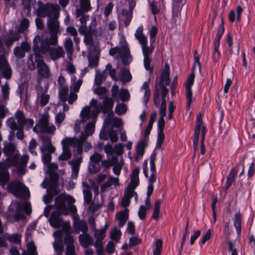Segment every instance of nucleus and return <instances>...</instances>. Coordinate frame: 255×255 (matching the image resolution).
Returning <instances> with one entry per match:
<instances>
[{"instance_id":"f257e3e1","label":"nucleus","mask_w":255,"mask_h":255,"mask_svg":"<svg viewBox=\"0 0 255 255\" xmlns=\"http://www.w3.org/2000/svg\"><path fill=\"white\" fill-rule=\"evenodd\" d=\"M3 152L8 156L5 161L0 163V184L3 187L10 178V174L7 170L8 167L17 166V173L20 175L24 174L28 156L27 155H23L19 159V153L15 145L7 141L4 143Z\"/></svg>"},{"instance_id":"f03ea898","label":"nucleus","mask_w":255,"mask_h":255,"mask_svg":"<svg viewBox=\"0 0 255 255\" xmlns=\"http://www.w3.org/2000/svg\"><path fill=\"white\" fill-rule=\"evenodd\" d=\"M95 130V123L91 122L85 126L84 130L82 132L79 138L75 137H65L61 141L62 152L58 156V159L60 165H65L64 161L70 159L72 156L71 147H76L77 152L81 154L83 152V146L85 151L89 150L91 145L90 142L86 141L88 137L92 135Z\"/></svg>"},{"instance_id":"7ed1b4c3","label":"nucleus","mask_w":255,"mask_h":255,"mask_svg":"<svg viewBox=\"0 0 255 255\" xmlns=\"http://www.w3.org/2000/svg\"><path fill=\"white\" fill-rule=\"evenodd\" d=\"M52 32H50V36L49 37L41 38L38 35L35 36L33 39V51L38 53L46 54L48 52L50 58L55 61L65 55V51L62 46L50 47V45H56L58 43L57 33L59 32L57 29V23L55 22L53 24Z\"/></svg>"},{"instance_id":"20e7f679","label":"nucleus","mask_w":255,"mask_h":255,"mask_svg":"<svg viewBox=\"0 0 255 255\" xmlns=\"http://www.w3.org/2000/svg\"><path fill=\"white\" fill-rule=\"evenodd\" d=\"M143 28L142 25H140L135 30L134 34L135 38L138 41L141 45L142 54L143 55V64L145 69L149 71L150 74L153 71V67L151 65L152 54L154 46L153 43L155 41V37L157 33V28L156 26L151 27L150 30V44L148 45L147 37L143 33Z\"/></svg>"},{"instance_id":"39448f33","label":"nucleus","mask_w":255,"mask_h":255,"mask_svg":"<svg viewBox=\"0 0 255 255\" xmlns=\"http://www.w3.org/2000/svg\"><path fill=\"white\" fill-rule=\"evenodd\" d=\"M103 105L98 104L97 101L93 99L89 103V106L85 107L81 112L82 116L85 115L86 118H92L93 122L95 123L96 118L98 113L102 111L108 115L113 113L112 109L114 106V101L109 97L103 98Z\"/></svg>"},{"instance_id":"423d86ee","label":"nucleus","mask_w":255,"mask_h":255,"mask_svg":"<svg viewBox=\"0 0 255 255\" xmlns=\"http://www.w3.org/2000/svg\"><path fill=\"white\" fill-rule=\"evenodd\" d=\"M38 7L36 13L38 16L47 17V26L50 32H52L53 24L55 22L57 23V29L59 30V23L57 20L59 12V7L57 4L47 2L45 4L40 1H38Z\"/></svg>"},{"instance_id":"0eeeda50","label":"nucleus","mask_w":255,"mask_h":255,"mask_svg":"<svg viewBox=\"0 0 255 255\" xmlns=\"http://www.w3.org/2000/svg\"><path fill=\"white\" fill-rule=\"evenodd\" d=\"M75 201V200L72 196L61 194L56 197L55 206L60 213L66 215L69 210L73 212L76 211V207L73 205Z\"/></svg>"},{"instance_id":"6e6552de","label":"nucleus","mask_w":255,"mask_h":255,"mask_svg":"<svg viewBox=\"0 0 255 255\" xmlns=\"http://www.w3.org/2000/svg\"><path fill=\"white\" fill-rule=\"evenodd\" d=\"M166 104L165 100H162L160 107V118L158 121L157 125V137L156 141V147L159 148L162 144L164 139V134L163 132L164 128V118L166 114Z\"/></svg>"},{"instance_id":"1a4fd4ad","label":"nucleus","mask_w":255,"mask_h":255,"mask_svg":"<svg viewBox=\"0 0 255 255\" xmlns=\"http://www.w3.org/2000/svg\"><path fill=\"white\" fill-rule=\"evenodd\" d=\"M194 64L193 67V71L194 68L197 65L199 67V69H201L200 63L199 62V55L196 51H195L194 54ZM195 78V74L194 71L187 78L186 84V98H187V108L189 109L192 101V92L191 91V86L193 84Z\"/></svg>"},{"instance_id":"9d476101","label":"nucleus","mask_w":255,"mask_h":255,"mask_svg":"<svg viewBox=\"0 0 255 255\" xmlns=\"http://www.w3.org/2000/svg\"><path fill=\"white\" fill-rule=\"evenodd\" d=\"M109 54L111 56H114L118 54V56L122 58L124 63L128 62L129 60H131L129 49L124 38L120 40V46L112 48L109 50Z\"/></svg>"},{"instance_id":"9b49d317","label":"nucleus","mask_w":255,"mask_h":255,"mask_svg":"<svg viewBox=\"0 0 255 255\" xmlns=\"http://www.w3.org/2000/svg\"><path fill=\"white\" fill-rule=\"evenodd\" d=\"M6 189L16 197H26L29 195L28 188L22 183L17 180L9 182Z\"/></svg>"},{"instance_id":"f8f14e48","label":"nucleus","mask_w":255,"mask_h":255,"mask_svg":"<svg viewBox=\"0 0 255 255\" xmlns=\"http://www.w3.org/2000/svg\"><path fill=\"white\" fill-rule=\"evenodd\" d=\"M34 54L38 75L42 78H48L50 75V71L48 66L44 62L43 57L37 51L34 52Z\"/></svg>"},{"instance_id":"ddd939ff","label":"nucleus","mask_w":255,"mask_h":255,"mask_svg":"<svg viewBox=\"0 0 255 255\" xmlns=\"http://www.w3.org/2000/svg\"><path fill=\"white\" fill-rule=\"evenodd\" d=\"M105 152L106 153L108 159L102 161V165L106 168H109L113 164H116L118 158L116 155H114V149L112 144L108 143L104 147Z\"/></svg>"},{"instance_id":"4468645a","label":"nucleus","mask_w":255,"mask_h":255,"mask_svg":"<svg viewBox=\"0 0 255 255\" xmlns=\"http://www.w3.org/2000/svg\"><path fill=\"white\" fill-rule=\"evenodd\" d=\"M71 89L73 91H71L68 96V86L58 88L59 98L61 101L65 102L67 100L69 104H72L77 100L78 97L77 92H75L71 88Z\"/></svg>"},{"instance_id":"2eb2a0df","label":"nucleus","mask_w":255,"mask_h":255,"mask_svg":"<svg viewBox=\"0 0 255 255\" xmlns=\"http://www.w3.org/2000/svg\"><path fill=\"white\" fill-rule=\"evenodd\" d=\"M93 235L96 239L94 246L96 249L97 254L100 255L103 252V240L105 238V233L101 229H97L94 231Z\"/></svg>"},{"instance_id":"dca6fc26","label":"nucleus","mask_w":255,"mask_h":255,"mask_svg":"<svg viewBox=\"0 0 255 255\" xmlns=\"http://www.w3.org/2000/svg\"><path fill=\"white\" fill-rule=\"evenodd\" d=\"M48 118L47 115H44L40 121L39 128L41 132L52 133L56 129V128L53 124L49 123Z\"/></svg>"},{"instance_id":"f3484780","label":"nucleus","mask_w":255,"mask_h":255,"mask_svg":"<svg viewBox=\"0 0 255 255\" xmlns=\"http://www.w3.org/2000/svg\"><path fill=\"white\" fill-rule=\"evenodd\" d=\"M99 136L101 139L104 140H108L110 138L112 142H115L118 139L117 133L116 130L112 128L104 126H103V129L101 130Z\"/></svg>"},{"instance_id":"a211bd4d","label":"nucleus","mask_w":255,"mask_h":255,"mask_svg":"<svg viewBox=\"0 0 255 255\" xmlns=\"http://www.w3.org/2000/svg\"><path fill=\"white\" fill-rule=\"evenodd\" d=\"M202 126H203L202 120V116L200 114H199L198 115H197L196 118L194 136L193 138V143L195 151L197 150L198 148L199 137L200 133V130L202 129Z\"/></svg>"},{"instance_id":"6ab92c4d","label":"nucleus","mask_w":255,"mask_h":255,"mask_svg":"<svg viewBox=\"0 0 255 255\" xmlns=\"http://www.w3.org/2000/svg\"><path fill=\"white\" fill-rule=\"evenodd\" d=\"M88 71V70L87 68L82 69L81 71L80 77L78 80H77V78L75 75L71 76L70 88L73 89L75 92H79L83 82V77L86 74Z\"/></svg>"},{"instance_id":"aec40b11","label":"nucleus","mask_w":255,"mask_h":255,"mask_svg":"<svg viewBox=\"0 0 255 255\" xmlns=\"http://www.w3.org/2000/svg\"><path fill=\"white\" fill-rule=\"evenodd\" d=\"M15 117L19 126L25 127L26 129H30L34 124V121L30 119H26L22 112L17 111L15 113Z\"/></svg>"},{"instance_id":"412c9836","label":"nucleus","mask_w":255,"mask_h":255,"mask_svg":"<svg viewBox=\"0 0 255 255\" xmlns=\"http://www.w3.org/2000/svg\"><path fill=\"white\" fill-rule=\"evenodd\" d=\"M128 2L129 9H123L122 12L123 16L125 17V24L128 26L132 17V10L136 5L135 0H127Z\"/></svg>"},{"instance_id":"4be33fe9","label":"nucleus","mask_w":255,"mask_h":255,"mask_svg":"<svg viewBox=\"0 0 255 255\" xmlns=\"http://www.w3.org/2000/svg\"><path fill=\"white\" fill-rule=\"evenodd\" d=\"M134 197L135 200L137 199V194L136 192L129 188H126L124 195L122 198L121 205L124 208H127L130 204V199Z\"/></svg>"},{"instance_id":"5701e85b","label":"nucleus","mask_w":255,"mask_h":255,"mask_svg":"<svg viewBox=\"0 0 255 255\" xmlns=\"http://www.w3.org/2000/svg\"><path fill=\"white\" fill-rule=\"evenodd\" d=\"M120 179L119 177H114L111 175L108 176V179L101 186V191L105 192L107 189L114 186L115 187L120 186Z\"/></svg>"},{"instance_id":"b1692460","label":"nucleus","mask_w":255,"mask_h":255,"mask_svg":"<svg viewBox=\"0 0 255 255\" xmlns=\"http://www.w3.org/2000/svg\"><path fill=\"white\" fill-rule=\"evenodd\" d=\"M122 125L121 119L114 117L113 113L108 115V117L105 120L103 126L112 128H119Z\"/></svg>"},{"instance_id":"393cba45","label":"nucleus","mask_w":255,"mask_h":255,"mask_svg":"<svg viewBox=\"0 0 255 255\" xmlns=\"http://www.w3.org/2000/svg\"><path fill=\"white\" fill-rule=\"evenodd\" d=\"M80 4L77 6L76 15L79 17L83 15L85 12L91 10L90 0H79Z\"/></svg>"},{"instance_id":"a878e982","label":"nucleus","mask_w":255,"mask_h":255,"mask_svg":"<svg viewBox=\"0 0 255 255\" xmlns=\"http://www.w3.org/2000/svg\"><path fill=\"white\" fill-rule=\"evenodd\" d=\"M40 151L42 153V160L44 164L49 163L51 160V154L55 151L54 146L41 147Z\"/></svg>"},{"instance_id":"bb28decb","label":"nucleus","mask_w":255,"mask_h":255,"mask_svg":"<svg viewBox=\"0 0 255 255\" xmlns=\"http://www.w3.org/2000/svg\"><path fill=\"white\" fill-rule=\"evenodd\" d=\"M78 240L80 245L84 248L94 245L95 243L93 237L87 233L80 234L78 237Z\"/></svg>"},{"instance_id":"cd10ccee","label":"nucleus","mask_w":255,"mask_h":255,"mask_svg":"<svg viewBox=\"0 0 255 255\" xmlns=\"http://www.w3.org/2000/svg\"><path fill=\"white\" fill-rule=\"evenodd\" d=\"M74 229L76 233H79L80 232L82 234L87 233L88 227L86 222L83 220H80L79 218H74Z\"/></svg>"},{"instance_id":"c85d7f7f","label":"nucleus","mask_w":255,"mask_h":255,"mask_svg":"<svg viewBox=\"0 0 255 255\" xmlns=\"http://www.w3.org/2000/svg\"><path fill=\"white\" fill-rule=\"evenodd\" d=\"M59 212H52L49 219L50 225L54 228H59L63 225V221L60 218Z\"/></svg>"},{"instance_id":"c756f323","label":"nucleus","mask_w":255,"mask_h":255,"mask_svg":"<svg viewBox=\"0 0 255 255\" xmlns=\"http://www.w3.org/2000/svg\"><path fill=\"white\" fill-rule=\"evenodd\" d=\"M147 143V140L143 139L140 140L137 143L136 147V156L135 159L136 161H138L140 160L144 152V148Z\"/></svg>"},{"instance_id":"7c9ffc66","label":"nucleus","mask_w":255,"mask_h":255,"mask_svg":"<svg viewBox=\"0 0 255 255\" xmlns=\"http://www.w3.org/2000/svg\"><path fill=\"white\" fill-rule=\"evenodd\" d=\"M139 170L138 168H135L132 170L130 178V182L128 185L127 188H129L134 191V189L137 186L139 183Z\"/></svg>"},{"instance_id":"2f4dec72","label":"nucleus","mask_w":255,"mask_h":255,"mask_svg":"<svg viewBox=\"0 0 255 255\" xmlns=\"http://www.w3.org/2000/svg\"><path fill=\"white\" fill-rule=\"evenodd\" d=\"M83 193L85 204H90L92 201V195L90 191V187L85 182H82Z\"/></svg>"},{"instance_id":"473e14b6","label":"nucleus","mask_w":255,"mask_h":255,"mask_svg":"<svg viewBox=\"0 0 255 255\" xmlns=\"http://www.w3.org/2000/svg\"><path fill=\"white\" fill-rule=\"evenodd\" d=\"M140 91L144 92L143 100L144 104L146 105L149 101L151 95L150 89V79H148L147 81L143 83V85L140 87Z\"/></svg>"},{"instance_id":"72a5a7b5","label":"nucleus","mask_w":255,"mask_h":255,"mask_svg":"<svg viewBox=\"0 0 255 255\" xmlns=\"http://www.w3.org/2000/svg\"><path fill=\"white\" fill-rule=\"evenodd\" d=\"M82 161V157H80L76 159L69 161V164L72 166L71 177L73 178H76L79 171L80 163Z\"/></svg>"},{"instance_id":"f704fd0d","label":"nucleus","mask_w":255,"mask_h":255,"mask_svg":"<svg viewBox=\"0 0 255 255\" xmlns=\"http://www.w3.org/2000/svg\"><path fill=\"white\" fill-rule=\"evenodd\" d=\"M63 45L65 50L67 52V57L70 61L72 60V54L74 51L73 43L71 38L67 37L66 38Z\"/></svg>"},{"instance_id":"c9c22d12","label":"nucleus","mask_w":255,"mask_h":255,"mask_svg":"<svg viewBox=\"0 0 255 255\" xmlns=\"http://www.w3.org/2000/svg\"><path fill=\"white\" fill-rule=\"evenodd\" d=\"M117 219L120 227L124 226L128 218V210L126 208L124 211L117 214Z\"/></svg>"},{"instance_id":"e433bc0d","label":"nucleus","mask_w":255,"mask_h":255,"mask_svg":"<svg viewBox=\"0 0 255 255\" xmlns=\"http://www.w3.org/2000/svg\"><path fill=\"white\" fill-rule=\"evenodd\" d=\"M242 215L240 212H237L234 215L233 218L234 226L236 229L238 236H240L241 233V221Z\"/></svg>"},{"instance_id":"4c0bfd02","label":"nucleus","mask_w":255,"mask_h":255,"mask_svg":"<svg viewBox=\"0 0 255 255\" xmlns=\"http://www.w3.org/2000/svg\"><path fill=\"white\" fill-rule=\"evenodd\" d=\"M8 212V214L12 216L15 221H18L24 218V215L18 205L16 207L14 213L10 210H9Z\"/></svg>"},{"instance_id":"58836bf2","label":"nucleus","mask_w":255,"mask_h":255,"mask_svg":"<svg viewBox=\"0 0 255 255\" xmlns=\"http://www.w3.org/2000/svg\"><path fill=\"white\" fill-rule=\"evenodd\" d=\"M161 82L166 85L169 84V67L168 65H165V68L161 73Z\"/></svg>"},{"instance_id":"ea45409f","label":"nucleus","mask_w":255,"mask_h":255,"mask_svg":"<svg viewBox=\"0 0 255 255\" xmlns=\"http://www.w3.org/2000/svg\"><path fill=\"white\" fill-rule=\"evenodd\" d=\"M80 116L82 118L81 120H77L75 124L74 130L77 133L80 131L81 125L85 122H86L87 120H89V122L87 123L86 126L90 123L93 122L92 118H86L85 117V115L83 116L80 114Z\"/></svg>"},{"instance_id":"a19ab883","label":"nucleus","mask_w":255,"mask_h":255,"mask_svg":"<svg viewBox=\"0 0 255 255\" xmlns=\"http://www.w3.org/2000/svg\"><path fill=\"white\" fill-rule=\"evenodd\" d=\"M22 255H37L36 247L34 244L29 242L27 245V250L23 251Z\"/></svg>"},{"instance_id":"79ce46f5","label":"nucleus","mask_w":255,"mask_h":255,"mask_svg":"<svg viewBox=\"0 0 255 255\" xmlns=\"http://www.w3.org/2000/svg\"><path fill=\"white\" fill-rule=\"evenodd\" d=\"M123 165V160L121 159L120 161H119L118 158L117 159L116 164L113 165L114 166L113 168V171L114 173L117 176V177H118L120 175Z\"/></svg>"},{"instance_id":"37998d69","label":"nucleus","mask_w":255,"mask_h":255,"mask_svg":"<svg viewBox=\"0 0 255 255\" xmlns=\"http://www.w3.org/2000/svg\"><path fill=\"white\" fill-rule=\"evenodd\" d=\"M185 2V0H173L172 10L174 13H177L181 9Z\"/></svg>"},{"instance_id":"c03bdc74","label":"nucleus","mask_w":255,"mask_h":255,"mask_svg":"<svg viewBox=\"0 0 255 255\" xmlns=\"http://www.w3.org/2000/svg\"><path fill=\"white\" fill-rule=\"evenodd\" d=\"M6 239L12 243L19 244L21 242V235L17 233L8 235Z\"/></svg>"},{"instance_id":"a18cd8bd","label":"nucleus","mask_w":255,"mask_h":255,"mask_svg":"<svg viewBox=\"0 0 255 255\" xmlns=\"http://www.w3.org/2000/svg\"><path fill=\"white\" fill-rule=\"evenodd\" d=\"M121 80L124 82H128L131 81L132 76L129 70L123 69L121 71Z\"/></svg>"},{"instance_id":"49530a36","label":"nucleus","mask_w":255,"mask_h":255,"mask_svg":"<svg viewBox=\"0 0 255 255\" xmlns=\"http://www.w3.org/2000/svg\"><path fill=\"white\" fill-rule=\"evenodd\" d=\"M53 247L57 255H61L63 251L64 246L60 240H57L53 243Z\"/></svg>"},{"instance_id":"de8ad7c7","label":"nucleus","mask_w":255,"mask_h":255,"mask_svg":"<svg viewBox=\"0 0 255 255\" xmlns=\"http://www.w3.org/2000/svg\"><path fill=\"white\" fill-rule=\"evenodd\" d=\"M20 38V36L18 33H14L11 37L6 39V46L7 47L11 46L15 41L18 40Z\"/></svg>"},{"instance_id":"09e8293b","label":"nucleus","mask_w":255,"mask_h":255,"mask_svg":"<svg viewBox=\"0 0 255 255\" xmlns=\"http://www.w3.org/2000/svg\"><path fill=\"white\" fill-rule=\"evenodd\" d=\"M0 73L4 78L9 79L11 78L12 71L9 66L0 68Z\"/></svg>"},{"instance_id":"8fccbe9b","label":"nucleus","mask_w":255,"mask_h":255,"mask_svg":"<svg viewBox=\"0 0 255 255\" xmlns=\"http://www.w3.org/2000/svg\"><path fill=\"white\" fill-rule=\"evenodd\" d=\"M121 236V232L117 227L111 231L110 237L112 240L117 242L120 239Z\"/></svg>"},{"instance_id":"3c124183","label":"nucleus","mask_w":255,"mask_h":255,"mask_svg":"<svg viewBox=\"0 0 255 255\" xmlns=\"http://www.w3.org/2000/svg\"><path fill=\"white\" fill-rule=\"evenodd\" d=\"M162 250V242L160 239L156 240L153 249V255H160Z\"/></svg>"},{"instance_id":"603ef678","label":"nucleus","mask_w":255,"mask_h":255,"mask_svg":"<svg viewBox=\"0 0 255 255\" xmlns=\"http://www.w3.org/2000/svg\"><path fill=\"white\" fill-rule=\"evenodd\" d=\"M161 203V201L160 200H158L156 201L155 203L153 212L152 216V218L155 220L158 219L159 214L160 207Z\"/></svg>"},{"instance_id":"864d4df0","label":"nucleus","mask_w":255,"mask_h":255,"mask_svg":"<svg viewBox=\"0 0 255 255\" xmlns=\"http://www.w3.org/2000/svg\"><path fill=\"white\" fill-rule=\"evenodd\" d=\"M29 26V20L27 18H23L21 20L19 28H18V32H23Z\"/></svg>"},{"instance_id":"5fc2aeb1","label":"nucleus","mask_w":255,"mask_h":255,"mask_svg":"<svg viewBox=\"0 0 255 255\" xmlns=\"http://www.w3.org/2000/svg\"><path fill=\"white\" fill-rule=\"evenodd\" d=\"M88 169L90 172L93 173H96L100 169V163L90 161Z\"/></svg>"},{"instance_id":"6e6d98bb","label":"nucleus","mask_w":255,"mask_h":255,"mask_svg":"<svg viewBox=\"0 0 255 255\" xmlns=\"http://www.w3.org/2000/svg\"><path fill=\"white\" fill-rule=\"evenodd\" d=\"M127 110V106L124 103L119 104L117 105L115 109L116 113L119 115L124 114L126 112Z\"/></svg>"},{"instance_id":"4d7b16f0","label":"nucleus","mask_w":255,"mask_h":255,"mask_svg":"<svg viewBox=\"0 0 255 255\" xmlns=\"http://www.w3.org/2000/svg\"><path fill=\"white\" fill-rule=\"evenodd\" d=\"M148 210H149V209L145 207L144 205H141L140 206L138 212V216L140 220H143L145 219L146 212Z\"/></svg>"},{"instance_id":"13d9d810","label":"nucleus","mask_w":255,"mask_h":255,"mask_svg":"<svg viewBox=\"0 0 255 255\" xmlns=\"http://www.w3.org/2000/svg\"><path fill=\"white\" fill-rule=\"evenodd\" d=\"M7 126L9 127L12 132H13L14 130H16L18 128V125L15 122V120L13 118H10L6 121Z\"/></svg>"},{"instance_id":"bf43d9fd","label":"nucleus","mask_w":255,"mask_h":255,"mask_svg":"<svg viewBox=\"0 0 255 255\" xmlns=\"http://www.w3.org/2000/svg\"><path fill=\"white\" fill-rule=\"evenodd\" d=\"M93 92L95 94H96L100 96V98L103 99L106 97L105 94L106 93V89L104 87H97L96 88L93 89Z\"/></svg>"},{"instance_id":"052dcab7","label":"nucleus","mask_w":255,"mask_h":255,"mask_svg":"<svg viewBox=\"0 0 255 255\" xmlns=\"http://www.w3.org/2000/svg\"><path fill=\"white\" fill-rule=\"evenodd\" d=\"M1 91L3 100H7L9 94V87L7 83L1 87Z\"/></svg>"},{"instance_id":"680f3d73","label":"nucleus","mask_w":255,"mask_h":255,"mask_svg":"<svg viewBox=\"0 0 255 255\" xmlns=\"http://www.w3.org/2000/svg\"><path fill=\"white\" fill-rule=\"evenodd\" d=\"M13 52L15 56L18 58H21L25 56V52L20 46H16L14 48Z\"/></svg>"},{"instance_id":"e2e57ef3","label":"nucleus","mask_w":255,"mask_h":255,"mask_svg":"<svg viewBox=\"0 0 255 255\" xmlns=\"http://www.w3.org/2000/svg\"><path fill=\"white\" fill-rule=\"evenodd\" d=\"M156 154L152 153L150 157V168L151 172H156L155 160Z\"/></svg>"},{"instance_id":"0e129e2a","label":"nucleus","mask_w":255,"mask_h":255,"mask_svg":"<svg viewBox=\"0 0 255 255\" xmlns=\"http://www.w3.org/2000/svg\"><path fill=\"white\" fill-rule=\"evenodd\" d=\"M120 98L122 101L125 102L128 100L129 97V94L127 89H123L120 92Z\"/></svg>"},{"instance_id":"69168bd1","label":"nucleus","mask_w":255,"mask_h":255,"mask_svg":"<svg viewBox=\"0 0 255 255\" xmlns=\"http://www.w3.org/2000/svg\"><path fill=\"white\" fill-rule=\"evenodd\" d=\"M65 114L63 113L59 112L55 116V123L58 127L60 126L61 123L65 118Z\"/></svg>"},{"instance_id":"338daca9","label":"nucleus","mask_w":255,"mask_h":255,"mask_svg":"<svg viewBox=\"0 0 255 255\" xmlns=\"http://www.w3.org/2000/svg\"><path fill=\"white\" fill-rule=\"evenodd\" d=\"M43 145L41 147L54 146L51 144V137L48 136L44 135L41 137Z\"/></svg>"},{"instance_id":"774afa93","label":"nucleus","mask_w":255,"mask_h":255,"mask_svg":"<svg viewBox=\"0 0 255 255\" xmlns=\"http://www.w3.org/2000/svg\"><path fill=\"white\" fill-rule=\"evenodd\" d=\"M89 66L92 68L96 67L98 63V57L96 56L95 57L89 55L88 56Z\"/></svg>"}]
</instances>
